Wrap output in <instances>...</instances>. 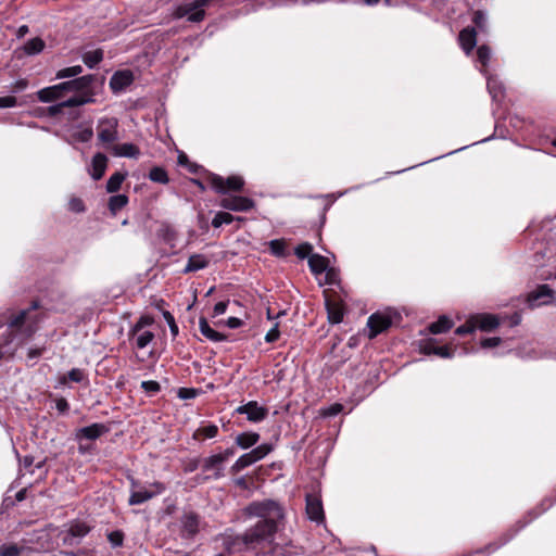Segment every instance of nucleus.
I'll use <instances>...</instances> for the list:
<instances>
[{
  "instance_id": "obj_1",
  "label": "nucleus",
  "mask_w": 556,
  "mask_h": 556,
  "mask_svg": "<svg viewBox=\"0 0 556 556\" xmlns=\"http://www.w3.org/2000/svg\"><path fill=\"white\" fill-rule=\"evenodd\" d=\"M251 508L260 517L244 531L251 553L255 556H276L278 545L274 541L279 522L285 518L283 508L274 501L254 503Z\"/></svg>"
},
{
  "instance_id": "obj_2",
  "label": "nucleus",
  "mask_w": 556,
  "mask_h": 556,
  "mask_svg": "<svg viewBox=\"0 0 556 556\" xmlns=\"http://www.w3.org/2000/svg\"><path fill=\"white\" fill-rule=\"evenodd\" d=\"M83 73L80 65L62 68L56 72L55 78H71L51 87L43 88L36 93L37 100L41 102H53L62 100L59 104H87L90 99L86 97L88 89L94 80L92 75L77 77Z\"/></svg>"
},
{
  "instance_id": "obj_3",
  "label": "nucleus",
  "mask_w": 556,
  "mask_h": 556,
  "mask_svg": "<svg viewBox=\"0 0 556 556\" xmlns=\"http://www.w3.org/2000/svg\"><path fill=\"white\" fill-rule=\"evenodd\" d=\"M205 180L208 182L211 188L219 194L240 192L244 187L243 178L238 175H231L225 179L215 173L205 170Z\"/></svg>"
},
{
  "instance_id": "obj_4",
  "label": "nucleus",
  "mask_w": 556,
  "mask_h": 556,
  "mask_svg": "<svg viewBox=\"0 0 556 556\" xmlns=\"http://www.w3.org/2000/svg\"><path fill=\"white\" fill-rule=\"evenodd\" d=\"M28 316L29 309H22L16 314H10L5 321L9 329L7 342H11L17 334L30 338L35 333V327L31 324H27Z\"/></svg>"
},
{
  "instance_id": "obj_5",
  "label": "nucleus",
  "mask_w": 556,
  "mask_h": 556,
  "mask_svg": "<svg viewBox=\"0 0 556 556\" xmlns=\"http://www.w3.org/2000/svg\"><path fill=\"white\" fill-rule=\"evenodd\" d=\"M236 453L235 447H228L224 452L205 457L202 460L201 467L204 472L212 471V478L219 479L224 476L223 465Z\"/></svg>"
},
{
  "instance_id": "obj_6",
  "label": "nucleus",
  "mask_w": 556,
  "mask_h": 556,
  "mask_svg": "<svg viewBox=\"0 0 556 556\" xmlns=\"http://www.w3.org/2000/svg\"><path fill=\"white\" fill-rule=\"evenodd\" d=\"M223 547L228 555L238 553L251 552L245 539L244 532L237 534L232 530L228 529L224 533L219 534Z\"/></svg>"
},
{
  "instance_id": "obj_7",
  "label": "nucleus",
  "mask_w": 556,
  "mask_h": 556,
  "mask_svg": "<svg viewBox=\"0 0 556 556\" xmlns=\"http://www.w3.org/2000/svg\"><path fill=\"white\" fill-rule=\"evenodd\" d=\"M150 488L151 490L131 491L128 504L130 506L143 504L166 490L165 484L160 481L152 482Z\"/></svg>"
},
{
  "instance_id": "obj_8",
  "label": "nucleus",
  "mask_w": 556,
  "mask_h": 556,
  "mask_svg": "<svg viewBox=\"0 0 556 556\" xmlns=\"http://www.w3.org/2000/svg\"><path fill=\"white\" fill-rule=\"evenodd\" d=\"M392 326V319L389 315L382 313H374L367 319L368 338L375 339L380 333L387 331Z\"/></svg>"
},
{
  "instance_id": "obj_9",
  "label": "nucleus",
  "mask_w": 556,
  "mask_h": 556,
  "mask_svg": "<svg viewBox=\"0 0 556 556\" xmlns=\"http://www.w3.org/2000/svg\"><path fill=\"white\" fill-rule=\"evenodd\" d=\"M235 413L239 415H247V419L251 422H260L268 416V408L261 406L256 401H250L247 404L237 407Z\"/></svg>"
},
{
  "instance_id": "obj_10",
  "label": "nucleus",
  "mask_w": 556,
  "mask_h": 556,
  "mask_svg": "<svg viewBox=\"0 0 556 556\" xmlns=\"http://www.w3.org/2000/svg\"><path fill=\"white\" fill-rule=\"evenodd\" d=\"M110 431V427L102 422H94L90 426L83 427L76 430L75 440L78 442L83 441H96Z\"/></svg>"
},
{
  "instance_id": "obj_11",
  "label": "nucleus",
  "mask_w": 556,
  "mask_h": 556,
  "mask_svg": "<svg viewBox=\"0 0 556 556\" xmlns=\"http://www.w3.org/2000/svg\"><path fill=\"white\" fill-rule=\"evenodd\" d=\"M117 126L118 122L115 117L100 119L97 127L99 140L112 144L117 139Z\"/></svg>"
},
{
  "instance_id": "obj_12",
  "label": "nucleus",
  "mask_w": 556,
  "mask_h": 556,
  "mask_svg": "<svg viewBox=\"0 0 556 556\" xmlns=\"http://www.w3.org/2000/svg\"><path fill=\"white\" fill-rule=\"evenodd\" d=\"M182 539H193L200 530V516L195 511H187L180 518Z\"/></svg>"
},
{
  "instance_id": "obj_13",
  "label": "nucleus",
  "mask_w": 556,
  "mask_h": 556,
  "mask_svg": "<svg viewBox=\"0 0 556 556\" xmlns=\"http://www.w3.org/2000/svg\"><path fill=\"white\" fill-rule=\"evenodd\" d=\"M219 206L233 212H248L255 206V202L248 197L235 195L223 198Z\"/></svg>"
},
{
  "instance_id": "obj_14",
  "label": "nucleus",
  "mask_w": 556,
  "mask_h": 556,
  "mask_svg": "<svg viewBox=\"0 0 556 556\" xmlns=\"http://www.w3.org/2000/svg\"><path fill=\"white\" fill-rule=\"evenodd\" d=\"M420 351L425 355L433 354L441 358H452L455 353V348L448 344L439 346L434 339H427L420 344Z\"/></svg>"
},
{
  "instance_id": "obj_15",
  "label": "nucleus",
  "mask_w": 556,
  "mask_h": 556,
  "mask_svg": "<svg viewBox=\"0 0 556 556\" xmlns=\"http://www.w3.org/2000/svg\"><path fill=\"white\" fill-rule=\"evenodd\" d=\"M526 525H527V522L518 521L516 523V527H517L516 529L507 530L506 532L501 534L494 542L489 543L482 549H478L475 553L476 554L483 553V552H486L488 554L494 553L502 546L506 545L516 535V533L520 529H522Z\"/></svg>"
},
{
  "instance_id": "obj_16",
  "label": "nucleus",
  "mask_w": 556,
  "mask_h": 556,
  "mask_svg": "<svg viewBox=\"0 0 556 556\" xmlns=\"http://www.w3.org/2000/svg\"><path fill=\"white\" fill-rule=\"evenodd\" d=\"M325 306L330 324L337 325L343 320L345 308L342 300L326 296Z\"/></svg>"
},
{
  "instance_id": "obj_17",
  "label": "nucleus",
  "mask_w": 556,
  "mask_h": 556,
  "mask_svg": "<svg viewBox=\"0 0 556 556\" xmlns=\"http://www.w3.org/2000/svg\"><path fill=\"white\" fill-rule=\"evenodd\" d=\"M306 514L309 520L321 522L325 520V513L323 507V502L319 496L314 494L306 495Z\"/></svg>"
},
{
  "instance_id": "obj_18",
  "label": "nucleus",
  "mask_w": 556,
  "mask_h": 556,
  "mask_svg": "<svg viewBox=\"0 0 556 556\" xmlns=\"http://www.w3.org/2000/svg\"><path fill=\"white\" fill-rule=\"evenodd\" d=\"M134 81V74L129 70L117 71L110 79V87L113 92L124 91Z\"/></svg>"
},
{
  "instance_id": "obj_19",
  "label": "nucleus",
  "mask_w": 556,
  "mask_h": 556,
  "mask_svg": "<svg viewBox=\"0 0 556 556\" xmlns=\"http://www.w3.org/2000/svg\"><path fill=\"white\" fill-rule=\"evenodd\" d=\"M475 329L493 331L500 325V319L493 314H476L471 316Z\"/></svg>"
},
{
  "instance_id": "obj_20",
  "label": "nucleus",
  "mask_w": 556,
  "mask_h": 556,
  "mask_svg": "<svg viewBox=\"0 0 556 556\" xmlns=\"http://www.w3.org/2000/svg\"><path fill=\"white\" fill-rule=\"evenodd\" d=\"M91 528L83 521H75L73 522L66 534L63 538L64 544L72 545L74 538H84L90 532Z\"/></svg>"
},
{
  "instance_id": "obj_21",
  "label": "nucleus",
  "mask_w": 556,
  "mask_h": 556,
  "mask_svg": "<svg viewBox=\"0 0 556 556\" xmlns=\"http://www.w3.org/2000/svg\"><path fill=\"white\" fill-rule=\"evenodd\" d=\"M555 291L548 285H540L534 291L528 294V302L534 305L539 300L548 298L549 301H543L542 304H548L554 299Z\"/></svg>"
},
{
  "instance_id": "obj_22",
  "label": "nucleus",
  "mask_w": 556,
  "mask_h": 556,
  "mask_svg": "<svg viewBox=\"0 0 556 556\" xmlns=\"http://www.w3.org/2000/svg\"><path fill=\"white\" fill-rule=\"evenodd\" d=\"M477 33L473 27H466L459 33V42L464 51L469 54L477 43Z\"/></svg>"
},
{
  "instance_id": "obj_23",
  "label": "nucleus",
  "mask_w": 556,
  "mask_h": 556,
  "mask_svg": "<svg viewBox=\"0 0 556 556\" xmlns=\"http://www.w3.org/2000/svg\"><path fill=\"white\" fill-rule=\"evenodd\" d=\"M199 329L202 336L213 342H222L227 340V336L214 330L210 325L205 317H200L199 319Z\"/></svg>"
},
{
  "instance_id": "obj_24",
  "label": "nucleus",
  "mask_w": 556,
  "mask_h": 556,
  "mask_svg": "<svg viewBox=\"0 0 556 556\" xmlns=\"http://www.w3.org/2000/svg\"><path fill=\"white\" fill-rule=\"evenodd\" d=\"M210 260L203 254H192L189 256L184 274L193 273L200 269H204L208 266Z\"/></svg>"
},
{
  "instance_id": "obj_25",
  "label": "nucleus",
  "mask_w": 556,
  "mask_h": 556,
  "mask_svg": "<svg viewBox=\"0 0 556 556\" xmlns=\"http://www.w3.org/2000/svg\"><path fill=\"white\" fill-rule=\"evenodd\" d=\"M108 157L103 153H97L92 157V173L91 176L94 180H99L103 177L106 166H108Z\"/></svg>"
},
{
  "instance_id": "obj_26",
  "label": "nucleus",
  "mask_w": 556,
  "mask_h": 556,
  "mask_svg": "<svg viewBox=\"0 0 556 556\" xmlns=\"http://www.w3.org/2000/svg\"><path fill=\"white\" fill-rule=\"evenodd\" d=\"M128 338L130 341H134V344L137 349L147 348L155 338L154 332L150 330H141L136 334H131V329L128 332Z\"/></svg>"
},
{
  "instance_id": "obj_27",
  "label": "nucleus",
  "mask_w": 556,
  "mask_h": 556,
  "mask_svg": "<svg viewBox=\"0 0 556 556\" xmlns=\"http://www.w3.org/2000/svg\"><path fill=\"white\" fill-rule=\"evenodd\" d=\"M260 434L254 431H247L239 433L235 438V443L242 450H248L254 446L260 441Z\"/></svg>"
},
{
  "instance_id": "obj_28",
  "label": "nucleus",
  "mask_w": 556,
  "mask_h": 556,
  "mask_svg": "<svg viewBox=\"0 0 556 556\" xmlns=\"http://www.w3.org/2000/svg\"><path fill=\"white\" fill-rule=\"evenodd\" d=\"M111 150L115 156L138 157L140 154L139 148L134 143L113 144Z\"/></svg>"
},
{
  "instance_id": "obj_29",
  "label": "nucleus",
  "mask_w": 556,
  "mask_h": 556,
  "mask_svg": "<svg viewBox=\"0 0 556 556\" xmlns=\"http://www.w3.org/2000/svg\"><path fill=\"white\" fill-rule=\"evenodd\" d=\"M329 265V261L327 257L320 254H312L308 257V266L313 274L320 275L323 274Z\"/></svg>"
},
{
  "instance_id": "obj_30",
  "label": "nucleus",
  "mask_w": 556,
  "mask_h": 556,
  "mask_svg": "<svg viewBox=\"0 0 556 556\" xmlns=\"http://www.w3.org/2000/svg\"><path fill=\"white\" fill-rule=\"evenodd\" d=\"M453 327V321L447 316H440L438 320L428 326V330L432 334H440L447 332Z\"/></svg>"
},
{
  "instance_id": "obj_31",
  "label": "nucleus",
  "mask_w": 556,
  "mask_h": 556,
  "mask_svg": "<svg viewBox=\"0 0 556 556\" xmlns=\"http://www.w3.org/2000/svg\"><path fill=\"white\" fill-rule=\"evenodd\" d=\"M218 434V427L210 424L199 427L192 434L193 440L201 441L205 439H213Z\"/></svg>"
},
{
  "instance_id": "obj_32",
  "label": "nucleus",
  "mask_w": 556,
  "mask_h": 556,
  "mask_svg": "<svg viewBox=\"0 0 556 556\" xmlns=\"http://www.w3.org/2000/svg\"><path fill=\"white\" fill-rule=\"evenodd\" d=\"M212 0H194L192 3L194 12L189 15V21L198 23L204 20L205 11L204 8L210 4Z\"/></svg>"
},
{
  "instance_id": "obj_33",
  "label": "nucleus",
  "mask_w": 556,
  "mask_h": 556,
  "mask_svg": "<svg viewBox=\"0 0 556 556\" xmlns=\"http://www.w3.org/2000/svg\"><path fill=\"white\" fill-rule=\"evenodd\" d=\"M128 197L126 194H115L110 197L108 207L113 215L128 204Z\"/></svg>"
},
{
  "instance_id": "obj_34",
  "label": "nucleus",
  "mask_w": 556,
  "mask_h": 556,
  "mask_svg": "<svg viewBox=\"0 0 556 556\" xmlns=\"http://www.w3.org/2000/svg\"><path fill=\"white\" fill-rule=\"evenodd\" d=\"M84 380H87V377L80 368H73L66 375L59 378L61 384H67L68 381L80 383Z\"/></svg>"
},
{
  "instance_id": "obj_35",
  "label": "nucleus",
  "mask_w": 556,
  "mask_h": 556,
  "mask_svg": "<svg viewBox=\"0 0 556 556\" xmlns=\"http://www.w3.org/2000/svg\"><path fill=\"white\" fill-rule=\"evenodd\" d=\"M270 253L280 258H285L287 253V243L285 239H274L268 242Z\"/></svg>"
},
{
  "instance_id": "obj_36",
  "label": "nucleus",
  "mask_w": 556,
  "mask_h": 556,
  "mask_svg": "<svg viewBox=\"0 0 556 556\" xmlns=\"http://www.w3.org/2000/svg\"><path fill=\"white\" fill-rule=\"evenodd\" d=\"M45 41L39 37H35L25 42L24 51L28 55H35L40 53L45 49Z\"/></svg>"
},
{
  "instance_id": "obj_37",
  "label": "nucleus",
  "mask_w": 556,
  "mask_h": 556,
  "mask_svg": "<svg viewBox=\"0 0 556 556\" xmlns=\"http://www.w3.org/2000/svg\"><path fill=\"white\" fill-rule=\"evenodd\" d=\"M126 173L115 172L106 182V191L109 193L117 192L121 189L123 181L126 179Z\"/></svg>"
},
{
  "instance_id": "obj_38",
  "label": "nucleus",
  "mask_w": 556,
  "mask_h": 556,
  "mask_svg": "<svg viewBox=\"0 0 556 556\" xmlns=\"http://www.w3.org/2000/svg\"><path fill=\"white\" fill-rule=\"evenodd\" d=\"M273 451V445L269 443L261 444L250 451L248 454L251 457L252 462L255 464L256 462L266 457Z\"/></svg>"
},
{
  "instance_id": "obj_39",
  "label": "nucleus",
  "mask_w": 556,
  "mask_h": 556,
  "mask_svg": "<svg viewBox=\"0 0 556 556\" xmlns=\"http://www.w3.org/2000/svg\"><path fill=\"white\" fill-rule=\"evenodd\" d=\"M102 59H103V51L101 49L87 51L83 55V61L89 68H92L96 65H98L102 61Z\"/></svg>"
},
{
  "instance_id": "obj_40",
  "label": "nucleus",
  "mask_w": 556,
  "mask_h": 556,
  "mask_svg": "<svg viewBox=\"0 0 556 556\" xmlns=\"http://www.w3.org/2000/svg\"><path fill=\"white\" fill-rule=\"evenodd\" d=\"M488 89L492 96L493 101L501 102L503 100V86L502 83L495 78L488 79Z\"/></svg>"
},
{
  "instance_id": "obj_41",
  "label": "nucleus",
  "mask_w": 556,
  "mask_h": 556,
  "mask_svg": "<svg viewBox=\"0 0 556 556\" xmlns=\"http://www.w3.org/2000/svg\"><path fill=\"white\" fill-rule=\"evenodd\" d=\"M148 177L151 181L157 182V184L165 185L169 181L167 172L165 170V168H163L161 166L152 167L149 172Z\"/></svg>"
},
{
  "instance_id": "obj_42",
  "label": "nucleus",
  "mask_w": 556,
  "mask_h": 556,
  "mask_svg": "<svg viewBox=\"0 0 556 556\" xmlns=\"http://www.w3.org/2000/svg\"><path fill=\"white\" fill-rule=\"evenodd\" d=\"M235 219L242 220V217H235L228 212H218L215 214L214 218L212 219V226L214 228H219L224 224L228 225L231 224Z\"/></svg>"
},
{
  "instance_id": "obj_43",
  "label": "nucleus",
  "mask_w": 556,
  "mask_h": 556,
  "mask_svg": "<svg viewBox=\"0 0 556 556\" xmlns=\"http://www.w3.org/2000/svg\"><path fill=\"white\" fill-rule=\"evenodd\" d=\"M254 463L252 462L251 457L249 456L248 453L241 455L236 462L235 464L230 467V473L231 475H237L238 472H240L241 470H243L244 468L253 465Z\"/></svg>"
},
{
  "instance_id": "obj_44",
  "label": "nucleus",
  "mask_w": 556,
  "mask_h": 556,
  "mask_svg": "<svg viewBox=\"0 0 556 556\" xmlns=\"http://www.w3.org/2000/svg\"><path fill=\"white\" fill-rule=\"evenodd\" d=\"M154 323V318L150 315H142L136 324L130 328L131 334H136L141 330H144L146 327L151 326Z\"/></svg>"
},
{
  "instance_id": "obj_45",
  "label": "nucleus",
  "mask_w": 556,
  "mask_h": 556,
  "mask_svg": "<svg viewBox=\"0 0 556 556\" xmlns=\"http://www.w3.org/2000/svg\"><path fill=\"white\" fill-rule=\"evenodd\" d=\"M108 541L113 548L121 547L124 544L125 533L122 530H114L108 533Z\"/></svg>"
},
{
  "instance_id": "obj_46",
  "label": "nucleus",
  "mask_w": 556,
  "mask_h": 556,
  "mask_svg": "<svg viewBox=\"0 0 556 556\" xmlns=\"http://www.w3.org/2000/svg\"><path fill=\"white\" fill-rule=\"evenodd\" d=\"M141 389L148 396H154L161 391V384L155 380H147L141 382Z\"/></svg>"
},
{
  "instance_id": "obj_47",
  "label": "nucleus",
  "mask_w": 556,
  "mask_h": 556,
  "mask_svg": "<svg viewBox=\"0 0 556 556\" xmlns=\"http://www.w3.org/2000/svg\"><path fill=\"white\" fill-rule=\"evenodd\" d=\"M201 393H202L201 389H197V388H179L178 391H177V396L180 400H191V399L197 397Z\"/></svg>"
},
{
  "instance_id": "obj_48",
  "label": "nucleus",
  "mask_w": 556,
  "mask_h": 556,
  "mask_svg": "<svg viewBox=\"0 0 556 556\" xmlns=\"http://www.w3.org/2000/svg\"><path fill=\"white\" fill-rule=\"evenodd\" d=\"M312 252H313V245L308 242H303V243H300L295 249H294V253L295 255L301 258V260H304L306 257H309L312 255Z\"/></svg>"
},
{
  "instance_id": "obj_49",
  "label": "nucleus",
  "mask_w": 556,
  "mask_h": 556,
  "mask_svg": "<svg viewBox=\"0 0 556 556\" xmlns=\"http://www.w3.org/2000/svg\"><path fill=\"white\" fill-rule=\"evenodd\" d=\"M194 10H193V7H192V3H186V4H181V5H178L174 12H173V16L175 18H181L184 16H188L193 13Z\"/></svg>"
},
{
  "instance_id": "obj_50",
  "label": "nucleus",
  "mask_w": 556,
  "mask_h": 556,
  "mask_svg": "<svg viewBox=\"0 0 556 556\" xmlns=\"http://www.w3.org/2000/svg\"><path fill=\"white\" fill-rule=\"evenodd\" d=\"M22 548L15 544H2L0 546V556H20Z\"/></svg>"
},
{
  "instance_id": "obj_51",
  "label": "nucleus",
  "mask_w": 556,
  "mask_h": 556,
  "mask_svg": "<svg viewBox=\"0 0 556 556\" xmlns=\"http://www.w3.org/2000/svg\"><path fill=\"white\" fill-rule=\"evenodd\" d=\"M163 317L169 327L172 336L174 338L177 337L179 333V328L175 321V317L173 316V314L168 311H163Z\"/></svg>"
},
{
  "instance_id": "obj_52",
  "label": "nucleus",
  "mask_w": 556,
  "mask_h": 556,
  "mask_svg": "<svg viewBox=\"0 0 556 556\" xmlns=\"http://www.w3.org/2000/svg\"><path fill=\"white\" fill-rule=\"evenodd\" d=\"M475 330H476L475 329V325H473L472 318L470 316L465 321V324H463V325H460L459 327L456 328L455 333L457 336H466V334L472 333Z\"/></svg>"
},
{
  "instance_id": "obj_53",
  "label": "nucleus",
  "mask_w": 556,
  "mask_h": 556,
  "mask_svg": "<svg viewBox=\"0 0 556 556\" xmlns=\"http://www.w3.org/2000/svg\"><path fill=\"white\" fill-rule=\"evenodd\" d=\"M68 210L74 213H83L85 212L86 206L80 198L73 197L68 202Z\"/></svg>"
},
{
  "instance_id": "obj_54",
  "label": "nucleus",
  "mask_w": 556,
  "mask_h": 556,
  "mask_svg": "<svg viewBox=\"0 0 556 556\" xmlns=\"http://www.w3.org/2000/svg\"><path fill=\"white\" fill-rule=\"evenodd\" d=\"M477 56H478V60L479 62L483 65V66H486L488 62L490 61V58H491V50L489 47L486 46H480L477 50Z\"/></svg>"
},
{
  "instance_id": "obj_55",
  "label": "nucleus",
  "mask_w": 556,
  "mask_h": 556,
  "mask_svg": "<svg viewBox=\"0 0 556 556\" xmlns=\"http://www.w3.org/2000/svg\"><path fill=\"white\" fill-rule=\"evenodd\" d=\"M63 108L64 106H45V108L39 106L38 110L40 111L39 114H45L48 117L54 118V117H58L62 113Z\"/></svg>"
},
{
  "instance_id": "obj_56",
  "label": "nucleus",
  "mask_w": 556,
  "mask_h": 556,
  "mask_svg": "<svg viewBox=\"0 0 556 556\" xmlns=\"http://www.w3.org/2000/svg\"><path fill=\"white\" fill-rule=\"evenodd\" d=\"M472 22L479 29L484 30L486 26V15L482 11H476L473 13Z\"/></svg>"
},
{
  "instance_id": "obj_57",
  "label": "nucleus",
  "mask_w": 556,
  "mask_h": 556,
  "mask_svg": "<svg viewBox=\"0 0 556 556\" xmlns=\"http://www.w3.org/2000/svg\"><path fill=\"white\" fill-rule=\"evenodd\" d=\"M280 337L279 325L276 323L271 329L265 336V341L267 343L276 342Z\"/></svg>"
},
{
  "instance_id": "obj_58",
  "label": "nucleus",
  "mask_w": 556,
  "mask_h": 556,
  "mask_svg": "<svg viewBox=\"0 0 556 556\" xmlns=\"http://www.w3.org/2000/svg\"><path fill=\"white\" fill-rule=\"evenodd\" d=\"M92 136H93V131H92V128H90V127L84 128L83 130H80V131H78L76 134V138L80 142H88V141H90Z\"/></svg>"
},
{
  "instance_id": "obj_59",
  "label": "nucleus",
  "mask_w": 556,
  "mask_h": 556,
  "mask_svg": "<svg viewBox=\"0 0 556 556\" xmlns=\"http://www.w3.org/2000/svg\"><path fill=\"white\" fill-rule=\"evenodd\" d=\"M501 342H502V339L498 337L484 338L481 340V346L483 349L495 348V346L500 345Z\"/></svg>"
},
{
  "instance_id": "obj_60",
  "label": "nucleus",
  "mask_w": 556,
  "mask_h": 556,
  "mask_svg": "<svg viewBox=\"0 0 556 556\" xmlns=\"http://www.w3.org/2000/svg\"><path fill=\"white\" fill-rule=\"evenodd\" d=\"M343 409V405L340 403H334L330 405L328 408L324 410V415L328 417L337 416Z\"/></svg>"
},
{
  "instance_id": "obj_61",
  "label": "nucleus",
  "mask_w": 556,
  "mask_h": 556,
  "mask_svg": "<svg viewBox=\"0 0 556 556\" xmlns=\"http://www.w3.org/2000/svg\"><path fill=\"white\" fill-rule=\"evenodd\" d=\"M55 407L61 414H66L70 410V404L65 397L56 399Z\"/></svg>"
},
{
  "instance_id": "obj_62",
  "label": "nucleus",
  "mask_w": 556,
  "mask_h": 556,
  "mask_svg": "<svg viewBox=\"0 0 556 556\" xmlns=\"http://www.w3.org/2000/svg\"><path fill=\"white\" fill-rule=\"evenodd\" d=\"M235 484L241 490H249L253 484V479H248L247 477H239L235 480Z\"/></svg>"
},
{
  "instance_id": "obj_63",
  "label": "nucleus",
  "mask_w": 556,
  "mask_h": 556,
  "mask_svg": "<svg viewBox=\"0 0 556 556\" xmlns=\"http://www.w3.org/2000/svg\"><path fill=\"white\" fill-rule=\"evenodd\" d=\"M227 307H228V301L217 302L213 308V316H218V315L226 313Z\"/></svg>"
},
{
  "instance_id": "obj_64",
  "label": "nucleus",
  "mask_w": 556,
  "mask_h": 556,
  "mask_svg": "<svg viewBox=\"0 0 556 556\" xmlns=\"http://www.w3.org/2000/svg\"><path fill=\"white\" fill-rule=\"evenodd\" d=\"M27 86H28V81L26 79H20L12 85L11 91L20 92V91L25 90L27 88Z\"/></svg>"
}]
</instances>
